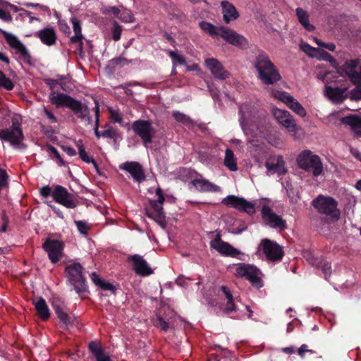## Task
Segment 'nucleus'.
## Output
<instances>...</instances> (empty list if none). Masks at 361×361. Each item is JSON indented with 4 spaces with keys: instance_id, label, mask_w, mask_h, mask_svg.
<instances>
[{
    "instance_id": "15",
    "label": "nucleus",
    "mask_w": 361,
    "mask_h": 361,
    "mask_svg": "<svg viewBox=\"0 0 361 361\" xmlns=\"http://www.w3.org/2000/svg\"><path fill=\"white\" fill-rule=\"evenodd\" d=\"M132 128L142 139L145 145L152 142L155 131L150 121L145 120L136 121L133 123Z\"/></svg>"
},
{
    "instance_id": "48",
    "label": "nucleus",
    "mask_w": 361,
    "mask_h": 361,
    "mask_svg": "<svg viewBox=\"0 0 361 361\" xmlns=\"http://www.w3.org/2000/svg\"><path fill=\"white\" fill-rule=\"evenodd\" d=\"M349 99L351 100L361 99V85L350 91Z\"/></svg>"
},
{
    "instance_id": "2",
    "label": "nucleus",
    "mask_w": 361,
    "mask_h": 361,
    "mask_svg": "<svg viewBox=\"0 0 361 361\" xmlns=\"http://www.w3.org/2000/svg\"><path fill=\"white\" fill-rule=\"evenodd\" d=\"M255 66L259 73V78L264 84L272 85L281 79L278 70L264 52L259 53L256 57Z\"/></svg>"
},
{
    "instance_id": "58",
    "label": "nucleus",
    "mask_w": 361,
    "mask_h": 361,
    "mask_svg": "<svg viewBox=\"0 0 361 361\" xmlns=\"http://www.w3.org/2000/svg\"><path fill=\"white\" fill-rule=\"evenodd\" d=\"M305 352H310V353H314V351H313V350H309V349L307 348V345L306 344H302V345L298 348V353L299 355H300V357H304V353H305Z\"/></svg>"
},
{
    "instance_id": "63",
    "label": "nucleus",
    "mask_w": 361,
    "mask_h": 361,
    "mask_svg": "<svg viewBox=\"0 0 361 361\" xmlns=\"http://www.w3.org/2000/svg\"><path fill=\"white\" fill-rule=\"evenodd\" d=\"M186 68H187V71H200V68L199 67V66L197 64H192L191 66H188V65H185Z\"/></svg>"
},
{
    "instance_id": "37",
    "label": "nucleus",
    "mask_w": 361,
    "mask_h": 361,
    "mask_svg": "<svg viewBox=\"0 0 361 361\" xmlns=\"http://www.w3.org/2000/svg\"><path fill=\"white\" fill-rule=\"evenodd\" d=\"M310 262L322 269L326 279H327V277L331 275V267L328 262L323 259L318 260L312 257Z\"/></svg>"
},
{
    "instance_id": "26",
    "label": "nucleus",
    "mask_w": 361,
    "mask_h": 361,
    "mask_svg": "<svg viewBox=\"0 0 361 361\" xmlns=\"http://www.w3.org/2000/svg\"><path fill=\"white\" fill-rule=\"evenodd\" d=\"M222 8L223 19L226 23L236 20L239 17V13L235 7L229 1H222L221 2Z\"/></svg>"
},
{
    "instance_id": "14",
    "label": "nucleus",
    "mask_w": 361,
    "mask_h": 361,
    "mask_svg": "<svg viewBox=\"0 0 361 361\" xmlns=\"http://www.w3.org/2000/svg\"><path fill=\"white\" fill-rule=\"evenodd\" d=\"M2 32L7 43L16 51V53L19 55L20 59L25 63H31L32 57L28 49L23 42L16 35L11 33H8L6 31H3Z\"/></svg>"
},
{
    "instance_id": "25",
    "label": "nucleus",
    "mask_w": 361,
    "mask_h": 361,
    "mask_svg": "<svg viewBox=\"0 0 361 361\" xmlns=\"http://www.w3.org/2000/svg\"><path fill=\"white\" fill-rule=\"evenodd\" d=\"M300 48L307 55L312 57H316L319 60L331 61L333 59L332 56L328 52L320 49L312 47L307 43L302 42Z\"/></svg>"
},
{
    "instance_id": "10",
    "label": "nucleus",
    "mask_w": 361,
    "mask_h": 361,
    "mask_svg": "<svg viewBox=\"0 0 361 361\" xmlns=\"http://www.w3.org/2000/svg\"><path fill=\"white\" fill-rule=\"evenodd\" d=\"M271 96L283 102L290 109L299 116L304 118L307 116L305 109L288 92L281 90H272Z\"/></svg>"
},
{
    "instance_id": "9",
    "label": "nucleus",
    "mask_w": 361,
    "mask_h": 361,
    "mask_svg": "<svg viewBox=\"0 0 361 361\" xmlns=\"http://www.w3.org/2000/svg\"><path fill=\"white\" fill-rule=\"evenodd\" d=\"M82 271L83 267L79 263H73L66 268V277L78 293L86 290L85 279Z\"/></svg>"
},
{
    "instance_id": "41",
    "label": "nucleus",
    "mask_w": 361,
    "mask_h": 361,
    "mask_svg": "<svg viewBox=\"0 0 361 361\" xmlns=\"http://www.w3.org/2000/svg\"><path fill=\"white\" fill-rule=\"evenodd\" d=\"M0 87H2L7 90H11L14 85L11 79L7 78L6 75L0 71Z\"/></svg>"
},
{
    "instance_id": "53",
    "label": "nucleus",
    "mask_w": 361,
    "mask_h": 361,
    "mask_svg": "<svg viewBox=\"0 0 361 361\" xmlns=\"http://www.w3.org/2000/svg\"><path fill=\"white\" fill-rule=\"evenodd\" d=\"M23 5L26 7L38 8L44 11L49 12V8L47 6L41 5L39 4L35 3H24Z\"/></svg>"
},
{
    "instance_id": "36",
    "label": "nucleus",
    "mask_w": 361,
    "mask_h": 361,
    "mask_svg": "<svg viewBox=\"0 0 361 361\" xmlns=\"http://www.w3.org/2000/svg\"><path fill=\"white\" fill-rule=\"evenodd\" d=\"M35 309L38 315L43 319H47L49 316V310L44 299L40 298L34 301Z\"/></svg>"
},
{
    "instance_id": "61",
    "label": "nucleus",
    "mask_w": 361,
    "mask_h": 361,
    "mask_svg": "<svg viewBox=\"0 0 361 361\" xmlns=\"http://www.w3.org/2000/svg\"><path fill=\"white\" fill-rule=\"evenodd\" d=\"M62 149L70 157H73V156H75L76 154L75 150L73 147H71L63 146Z\"/></svg>"
},
{
    "instance_id": "32",
    "label": "nucleus",
    "mask_w": 361,
    "mask_h": 361,
    "mask_svg": "<svg viewBox=\"0 0 361 361\" xmlns=\"http://www.w3.org/2000/svg\"><path fill=\"white\" fill-rule=\"evenodd\" d=\"M88 348L95 359L94 361H111L109 355L105 353L97 343L90 342Z\"/></svg>"
},
{
    "instance_id": "62",
    "label": "nucleus",
    "mask_w": 361,
    "mask_h": 361,
    "mask_svg": "<svg viewBox=\"0 0 361 361\" xmlns=\"http://www.w3.org/2000/svg\"><path fill=\"white\" fill-rule=\"evenodd\" d=\"M99 287H101L104 290H114V286L111 283L105 282L104 281H102V283H101Z\"/></svg>"
},
{
    "instance_id": "29",
    "label": "nucleus",
    "mask_w": 361,
    "mask_h": 361,
    "mask_svg": "<svg viewBox=\"0 0 361 361\" xmlns=\"http://www.w3.org/2000/svg\"><path fill=\"white\" fill-rule=\"evenodd\" d=\"M190 183L200 192H219L221 190L220 187L203 178H195Z\"/></svg>"
},
{
    "instance_id": "60",
    "label": "nucleus",
    "mask_w": 361,
    "mask_h": 361,
    "mask_svg": "<svg viewBox=\"0 0 361 361\" xmlns=\"http://www.w3.org/2000/svg\"><path fill=\"white\" fill-rule=\"evenodd\" d=\"M52 192L49 186H44L40 190L41 195L44 197L49 196L51 194L52 195Z\"/></svg>"
},
{
    "instance_id": "6",
    "label": "nucleus",
    "mask_w": 361,
    "mask_h": 361,
    "mask_svg": "<svg viewBox=\"0 0 361 361\" xmlns=\"http://www.w3.org/2000/svg\"><path fill=\"white\" fill-rule=\"evenodd\" d=\"M299 166L306 171H312L314 176H319L323 171V165L319 156L313 154L310 150L302 152L298 159Z\"/></svg>"
},
{
    "instance_id": "27",
    "label": "nucleus",
    "mask_w": 361,
    "mask_h": 361,
    "mask_svg": "<svg viewBox=\"0 0 361 361\" xmlns=\"http://www.w3.org/2000/svg\"><path fill=\"white\" fill-rule=\"evenodd\" d=\"M49 100L52 104L56 107H67L69 108L73 98L68 94L63 93H59L54 91L51 92L49 94Z\"/></svg>"
},
{
    "instance_id": "8",
    "label": "nucleus",
    "mask_w": 361,
    "mask_h": 361,
    "mask_svg": "<svg viewBox=\"0 0 361 361\" xmlns=\"http://www.w3.org/2000/svg\"><path fill=\"white\" fill-rule=\"evenodd\" d=\"M272 114L277 121L287 129L294 138H298V135L302 132V128L297 125L295 118L289 111L274 107Z\"/></svg>"
},
{
    "instance_id": "19",
    "label": "nucleus",
    "mask_w": 361,
    "mask_h": 361,
    "mask_svg": "<svg viewBox=\"0 0 361 361\" xmlns=\"http://www.w3.org/2000/svg\"><path fill=\"white\" fill-rule=\"evenodd\" d=\"M204 66L210 71L214 78L217 80H224L230 76V73L226 70L223 64L215 58L206 59Z\"/></svg>"
},
{
    "instance_id": "24",
    "label": "nucleus",
    "mask_w": 361,
    "mask_h": 361,
    "mask_svg": "<svg viewBox=\"0 0 361 361\" xmlns=\"http://www.w3.org/2000/svg\"><path fill=\"white\" fill-rule=\"evenodd\" d=\"M69 109H71L78 118L85 120L88 124L91 123L92 119L90 116L89 108L86 104L74 99Z\"/></svg>"
},
{
    "instance_id": "28",
    "label": "nucleus",
    "mask_w": 361,
    "mask_h": 361,
    "mask_svg": "<svg viewBox=\"0 0 361 361\" xmlns=\"http://www.w3.org/2000/svg\"><path fill=\"white\" fill-rule=\"evenodd\" d=\"M175 318L171 312V316L163 317L160 314H156L152 318V323L161 331H167L170 327H173Z\"/></svg>"
},
{
    "instance_id": "45",
    "label": "nucleus",
    "mask_w": 361,
    "mask_h": 361,
    "mask_svg": "<svg viewBox=\"0 0 361 361\" xmlns=\"http://www.w3.org/2000/svg\"><path fill=\"white\" fill-rule=\"evenodd\" d=\"M117 135V131L111 126H107V128L101 132V135L106 138H114Z\"/></svg>"
},
{
    "instance_id": "22",
    "label": "nucleus",
    "mask_w": 361,
    "mask_h": 361,
    "mask_svg": "<svg viewBox=\"0 0 361 361\" xmlns=\"http://www.w3.org/2000/svg\"><path fill=\"white\" fill-rule=\"evenodd\" d=\"M324 94L333 103L340 104L345 99L349 98L350 92L347 87H331L325 85Z\"/></svg>"
},
{
    "instance_id": "3",
    "label": "nucleus",
    "mask_w": 361,
    "mask_h": 361,
    "mask_svg": "<svg viewBox=\"0 0 361 361\" xmlns=\"http://www.w3.org/2000/svg\"><path fill=\"white\" fill-rule=\"evenodd\" d=\"M200 28L212 37L219 35L228 43L235 46H244L247 44V39L234 30L228 27H215L210 23L202 21L199 24Z\"/></svg>"
},
{
    "instance_id": "55",
    "label": "nucleus",
    "mask_w": 361,
    "mask_h": 361,
    "mask_svg": "<svg viewBox=\"0 0 361 361\" xmlns=\"http://www.w3.org/2000/svg\"><path fill=\"white\" fill-rule=\"evenodd\" d=\"M20 11H22V13H21L22 16H27L29 18L30 23H32L34 20L40 21L39 18L32 16V13L30 11L25 10V9H20Z\"/></svg>"
},
{
    "instance_id": "4",
    "label": "nucleus",
    "mask_w": 361,
    "mask_h": 361,
    "mask_svg": "<svg viewBox=\"0 0 361 361\" xmlns=\"http://www.w3.org/2000/svg\"><path fill=\"white\" fill-rule=\"evenodd\" d=\"M257 111V108L251 102H245L239 106L240 125L249 142H252V138L256 136L253 121Z\"/></svg>"
},
{
    "instance_id": "47",
    "label": "nucleus",
    "mask_w": 361,
    "mask_h": 361,
    "mask_svg": "<svg viewBox=\"0 0 361 361\" xmlns=\"http://www.w3.org/2000/svg\"><path fill=\"white\" fill-rule=\"evenodd\" d=\"M122 32V27L121 25L118 24V23L115 22L114 23V27L112 29V37L114 41H118L121 38Z\"/></svg>"
},
{
    "instance_id": "52",
    "label": "nucleus",
    "mask_w": 361,
    "mask_h": 361,
    "mask_svg": "<svg viewBox=\"0 0 361 361\" xmlns=\"http://www.w3.org/2000/svg\"><path fill=\"white\" fill-rule=\"evenodd\" d=\"M43 111L47 116V118L49 119L50 123H56L58 122L57 118L54 115V114L49 111L47 108H44Z\"/></svg>"
},
{
    "instance_id": "49",
    "label": "nucleus",
    "mask_w": 361,
    "mask_h": 361,
    "mask_svg": "<svg viewBox=\"0 0 361 361\" xmlns=\"http://www.w3.org/2000/svg\"><path fill=\"white\" fill-rule=\"evenodd\" d=\"M75 224L80 233L85 234L87 232L89 227L85 221H75Z\"/></svg>"
},
{
    "instance_id": "23",
    "label": "nucleus",
    "mask_w": 361,
    "mask_h": 361,
    "mask_svg": "<svg viewBox=\"0 0 361 361\" xmlns=\"http://www.w3.org/2000/svg\"><path fill=\"white\" fill-rule=\"evenodd\" d=\"M129 259L133 262V269L137 274L148 276L152 274V270L142 256L139 255H131L129 257Z\"/></svg>"
},
{
    "instance_id": "50",
    "label": "nucleus",
    "mask_w": 361,
    "mask_h": 361,
    "mask_svg": "<svg viewBox=\"0 0 361 361\" xmlns=\"http://www.w3.org/2000/svg\"><path fill=\"white\" fill-rule=\"evenodd\" d=\"M79 153V155H80V159L86 162V163H90V162H92L94 165H96V162L92 159H91L87 153L85 152V149H80V152H78Z\"/></svg>"
},
{
    "instance_id": "42",
    "label": "nucleus",
    "mask_w": 361,
    "mask_h": 361,
    "mask_svg": "<svg viewBox=\"0 0 361 361\" xmlns=\"http://www.w3.org/2000/svg\"><path fill=\"white\" fill-rule=\"evenodd\" d=\"M168 54L173 61V66H175L177 63L183 66L186 65L185 60L183 56L179 55L176 51L171 50L168 51Z\"/></svg>"
},
{
    "instance_id": "51",
    "label": "nucleus",
    "mask_w": 361,
    "mask_h": 361,
    "mask_svg": "<svg viewBox=\"0 0 361 361\" xmlns=\"http://www.w3.org/2000/svg\"><path fill=\"white\" fill-rule=\"evenodd\" d=\"M110 119L114 123H121L123 121L122 117L118 111L115 110L111 111Z\"/></svg>"
},
{
    "instance_id": "59",
    "label": "nucleus",
    "mask_w": 361,
    "mask_h": 361,
    "mask_svg": "<svg viewBox=\"0 0 361 361\" xmlns=\"http://www.w3.org/2000/svg\"><path fill=\"white\" fill-rule=\"evenodd\" d=\"M90 276H91V279L93 281V283L94 284H96L97 286H100L103 280H102L101 278L94 272L92 273Z\"/></svg>"
},
{
    "instance_id": "20",
    "label": "nucleus",
    "mask_w": 361,
    "mask_h": 361,
    "mask_svg": "<svg viewBox=\"0 0 361 361\" xmlns=\"http://www.w3.org/2000/svg\"><path fill=\"white\" fill-rule=\"evenodd\" d=\"M42 247L47 252L52 263H56L62 257L63 244L58 240L47 239Z\"/></svg>"
},
{
    "instance_id": "43",
    "label": "nucleus",
    "mask_w": 361,
    "mask_h": 361,
    "mask_svg": "<svg viewBox=\"0 0 361 361\" xmlns=\"http://www.w3.org/2000/svg\"><path fill=\"white\" fill-rule=\"evenodd\" d=\"M173 116L176 119V121L182 123L185 125H189L192 123L191 119L185 114L179 112V111H173Z\"/></svg>"
},
{
    "instance_id": "46",
    "label": "nucleus",
    "mask_w": 361,
    "mask_h": 361,
    "mask_svg": "<svg viewBox=\"0 0 361 361\" xmlns=\"http://www.w3.org/2000/svg\"><path fill=\"white\" fill-rule=\"evenodd\" d=\"M8 176L6 171L0 169V191L8 186Z\"/></svg>"
},
{
    "instance_id": "7",
    "label": "nucleus",
    "mask_w": 361,
    "mask_h": 361,
    "mask_svg": "<svg viewBox=\"0 0 361 361\" xmlns=\"http://www.w3.org/2000/svg\"><path fill=\"white\" fill-rule=\"evenodd\" d=\"M235 275L239 278H245L257 288H260L264 285L262 280V272L252 264L244 263L237 264Z\"/></svg>"
},
{
    "instance_id": "40",
    "label": "nucleus",
    "mask_w": 361,
    "mask_h": 361,
    "mask_svg": "<svg viewBox=\"0 0 361 361\" xmlns=\"http://www.w3.org/2000/svg\"><path fill=\"white\" fill-rule=\"evenodd\" d=\"M221 289L222 292L224 293L225 297L227 300V303L226 305V312L235 311V305L233 302V295H232L231 291L226 286H222L221 287Z\"/></svg>"
},
{
    "instance_id": "12",
    "label": "nucleus",
    "mask_w": 361,
    "mask_h": 361,
    "mask_svg": "<svg viewBox=\"0 0 361 361\" xmlns=\"http://www.w3.org/2000/svg\"><path fill=\"white\" fill-rule=\"evenodd\" d=\"M341 75H347L352 83L361 85V63L357 59H350L345 62L339 70Z\"/></svg>"
},
{
    "instance_id": "17",
    "label": "nucleus",
    "mask_w": 361,
    "mask_h": 361,
    "mask_svg": "<svg viewBox=\"0 0 361 361\" xmlns=\"http://www.w3.org/2000/svg\"><path fill=\"white\" fill-rule=\"evenodd\" d=\"M210 247L220 255L226 257H237L241 253L240 250L233 247L228 243L223 241L221 239L220 233H217L215 238L210 241Z\"/></svg>"
},
{
    "instance_id": "30",
    "label": "nucleus",
    "mask_w": 361,
    "mask_h": 361,
    "mask_svg": "<svg viewBox=\"0 0 361 361\" xmlns=\"http://www.w3.org/2000/svg\"><path fill=\"white\" fill-rule=\"evenodd\" d=\"M265 166L267 170L268 175H272L277 173L279 176L283 175L287 172V169L285 167V162L281 156H279L276 159V164H270L267 162Z\"/></svg>"
},
{
    "instance_id": "38",
    "label": "nucleus",
    "mask_w": 361,
    "mask_h": 361,
    "mask_svg": "<svg viewBox=\"0 0 361 361\" xmlns=\"http://www.w3.org/2000/svg\"><path fill=\"white\" fill-rule=\"evenodd\" d=\"M224 165L231 171H235L238 169L234 154L229 149L225 152Z\"/></svg>"
},
{
    "instance_id": "33",
    "label": "nucleus",
    "mask_w": 361,
    "mask_h": 361,
    "mask_svg": "<svg viewBox=\"0 0 361 361\" xmlns=\"http://www.w3.org/2000/svg\"><path fill=\"white\" fill-rule=\"evenodd\" d=\"M71 23L73 24V30L74 32V35L71 37L70 41L71 43H75L78 44L79 49L81 50L82 49V39L83 36L81 32V24L78 19L76 18H71Z\"/></svg>"
},
{
    "instance_id": "34",
    "label": "nucleus",
    "mask_w": 361,
    "mask_h": 361,
    "mask_svg": "<svg viewBox=\"0 0 361 361\" xmlns=\"http://www.w3.org/2000/svg\"><path fill=\"white\" fill-rule=\"evenodd\" d=\"M342 123L349 126L357 137H361V117L345 116L342 118Z\"/></svg>"
},
{
    "instance_id": "31",
    "label": "nucleus",
    "mask_w": 361,
    "mask_h": 361,
    "mask_svg": "<svg viewBox=\"0 0 361 361\" xmlns=\"http://www.w3.org/2000/svg\"><path fill=\"white\" fill-rule=\"evenodd\" d=\"M36 35L47 46H51L56 42V32L52 27L40 30L36 32Z\"/></svg>"
},
{
    "instance_id": "18",
    "label": "nucleus",
    "mask_w": 361,
    "mask_h": 361,
    "mask_svg": "<svg viewBox=\"0 0 361 361\" xmlns=\"http://www.w3.org/2000/svg\"><path fill=\"white\" fill-rule=\"evenodd\" d=\"M119 169L128 173L137 183H142L146 179L142 166L137 161H126L119 165Z\"/></svg>"
},
{
    "instance_id": "54",
    "label": "nucleus",
    "mask_w": 361,
    "mask_h": 361,
    "mask_svg": "<svg viewBox=\"0 0 361 361\" xmlns=\"http://www.w3.org/2000/svg\"><path fill=\"white\" fill-rule=\"evenodd\" d=\"M0 19L5 22H10L12 20V17L9 12L0 8Z\"/></svg>"
},
{
    "instance_id": "57",
    "label": "nucleus",
    "mask_w": 361,
    "mask_h": 361,
    "mask_svg": "<svg viewBox=\"0 0 361 361\" xmlns=\"http://www.w3.org/2000/svg\"><path fill=\"white\" fill-rule=\"evenodd\" d=\"M59 24L60 27V30L66 34H70V28L69 26L67 25V23L62 20H59Z\"/></svg>"
},
{
    "instance_id": "16",
    "label": "nucleus",
    "mask_w": 361,
    "mask_h": 361,
    "mask_svg": "<svg viewBox=\"0 0 361 361\" xmlns=\"http://www.w3.org/2000/svg\"><path fill=\"white\" fill-rule=\"evenodd\" d=\"M156 195L157 200H150L152 211L147 210L146 214L149 218L154 219L159 224H161L165 218L162 207L165 199L160 188H157Z\"/></svg>"
},
{
    "instance_id": "1",
    "label": "nucleus",
    "mask_w": 361,
    "mask_h": 361,
    "mask_svg": "<svg viewBox=\"0 0 361 361\" xmlns=\"http://www.w3.org/2000/svg\"><path fill=\"white\" fill-rule=\"evenodd\" d=\"M222 203L228 207L244 212L248 214H253L255 212L256 205L262 207V217L264 223L273 228L283 230L286 227V221L277 215L269 207V200L260 199L254 202H250L235 195H228L223 199Z\"/></svg>"
},
{
    "instance_id": "56",
    "label": "nucleus",
    "mask_w": 361,
    "mask_h": 361,
    "mask_svg": "<svg viewBox=\"0 0 361 361\" xmlns=\"http://www.w3.org/2000/svg\"><path fill=\"white\" fill-rule=\"evenodd\" d=\"M269 142L273 146L277 147H280L283 144L282 140L279 137H270L269 140Z\"/></svg>"
},
{
    "instance_id": "11",
    "label": "nucleus",
    "mask_w": 361,
    "mask_h": 361,
    "mask_svg": "<svg viewBox=\"0 0 361 361\" xmlns=\"http://www.w3.org/2000/svg\"><path fill=\"white\" fill-rule=\"evenodd\" d=\"M258 252H262L267 259L271 262L280 261L283 255L282 247L267 238L262 240L258 247Z\"/></svg>"
},
{
    "instance_id": "44",
    "label": "nucleus",
    "mask_w": 361,
    "mask_h": 361,
    "mask_svg": "<svg viewBox=\"0 0 361 361\" xmlns=\"http://www.w3.org/2000/svg\"><path fill=\"white\" fill-rule=\"evenodd\" d=\"M120 19L122 22L126 23H133L135 21V19L131 11L127 9H124L121 12Z\"/></svg>"
},
{
    "instance_id": "21",
    "label": "nucleus",
    "mask_w": 361,
    "mask_h": 361,
    "mask_svg": "<svg viewBox=\"0 0 361 361\" xmlns=\"http://www.w3.org/2000/svg\"><path fill=\"white\" fill-rule=\"evenodd\" d=\"M52 197L56 202L68 208H74L76 207L72 195H71L65 188L61 185H57L55 188L52 192Z\"/></svg>"
},
{
    "instance_id": "13",
    "label": "nucleus",
    "mask_w": 361,
    "mask_h": 361,
    "mask_svg": "<svg viewBox=\"0 0 361 361\" xmlns=\"http://www.w3.org/2000/svg\"><path fill=\"white\" fill-rule=\"evenodd\" d=\"M313 206L321 213L338 219L340 215L337 202L329 197L319 196L313 201Z\"/></svg>"
},
{
    "instance_id": "64",
    "label": "nucleus",
    "mask_w": 361,
    "mask_h": 361,
    "mask_svg": "<svg viewBox=\"0 0 361 361\" xmlns=\"http://www.w3.org/2000/svg\"><path fill=\"white\" fill-rule=\"evenodd\" d=\"M176 282L180 286H187L186 280L183 277H178Z\"/></svg>"
},
{
    "instance_id": "35",
    "label": "nucleus",
    "mask_w": 361,
    "mask_h": 361,
    "mask_svg": "<svg viewBox=\"0 0 361 361\" xmlns=\"http://www.w3.org/2000/svg\"><path fill=\"white\" fill-rule=\"evenodd\" d=\"M54 309L58 318L66 326H68L73 324L75 319L73 315L68 314L64 309L61 308L59 305H54Z\"/></svg>"
},
{
    "instance_id": "39",
    "label": "nucleus",
    "mask_w": 361,
    "mask_h": 361,
    "mask_svg": "<svg viewBox=\"0 0 361 361\" xmlns=\"http://www.w3.org/2000/svg\"><path fill=\"white\" fill-rule=\"evenodd\" d=\"M296 14L300 23L308 31L314 30V26L309 23L308 15L306 11L300 8L296 9Z\"/></svg>"
},
{
    "instance_id": "5",
    "label": "nucleus",
    "mask_w": 361,
    "mask_h": 361,
    "mask_svg": "<svg viewBox=\"0 0 361 361\" xmlns=\"http://www.w3.org/2000/svg\"><path fill=\"white\" fill-rule=\"evenodd\" d=\"M12 126L9 128L0 130V140L7 141L14 147H19L24 139L21 128L22 118L18 114L11 116Z\"/></svg>"
}]
</instances>
